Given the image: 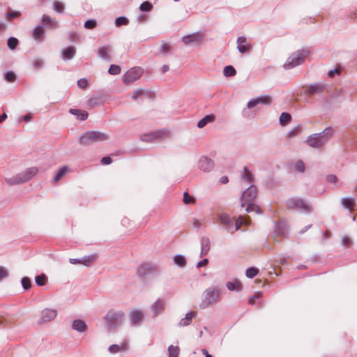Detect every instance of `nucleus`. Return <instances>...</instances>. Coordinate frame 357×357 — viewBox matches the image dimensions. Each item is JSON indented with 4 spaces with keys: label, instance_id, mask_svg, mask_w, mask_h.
I'll return each mask as SVG.
<instances>
[{
    "label": "nucleus",
    "instance_id": "obj_52",
    "mask_svg": "<svg viewBox=\"0 0 357 357\" xmlns=\"http://www.w3.org/2000/svg\"><path fill=\"white\" fill-rule=\"evenodd\" d=\"M16 75L13 71H8L4 74V79L9 82H13L15 80Z\"/></svg>",
    "mask_w": 357,
    "mask_h": 357
},
{
    "label": "nucleus",
    "instance_id": "obj_26",
    "mask_svg": "<svg viewBox=\"0 0 357 357\" xmlns=\"http://www.w3.org/2000/svg\"><path fill=\"white\" fill-rule=\"evenodd\" d=\"M226 287L229 291L237 292L241 291L243 288L241 282L238 280L227 282Z\"/></svg>",
    "mask_w": 357,
    "mask_h": 357
},
{
    "label": "nucleus",
    "instance_id": "obj_11",
    "mask_svg": "<svg viewBox=\"0 0 357 357\" xmlns=\"http://www.w3.org/2000/svg\"><path fill=\"white\" fill-rule=\"evenodd\" d=\"M158 273V268L156 265L151 263H144L138 266L137 274L139 277L143 278L149 274Z\"/></svg>",
    "mask_w": 357,
    "mask_h": 357
},
{
    "label": "nucleus",
    "instance_id": "obj_41",
    "mask_svg": "<svg viewBox=\"0 0 357 357\" xmlns=\"http://www.w3.org/2000/svg\"><path fill=\"white\" fill-rule=\"evenodd\" d=\"M53 9L58 13H62L65 9V6L62 2L56 1L53 3Z\"/></svg>",
    "mask_w": 357,
    "mask_h": 357
},
{
    "label": "nucleus",
    "instance_id": "obj_18",
    "mask_svg": "<svg viewBox=\"0 0 357 357\" xmlns=\"http://www.w3.org/2000/svg\"><path fill=\"white\" fill-rule=\"evenodd\" d=\"M167 133L164 130H158L152 133L146 134L141 137V139L144 142H151L153 140L162 139L165 138Z\"/></svg>",
    "mask_w": 357,
    "mask_h": 357
},
{
    "label": "nucleus",
    "instance_id": "obj_43",
    "mask_svg": "<svg viewBox=\"0 0 357 357\" xmlns=\"http://www.w3.org/2000/svg\"><path fill=\"white\" fill-rule=\"evenodd\" d=\"M139 9L143 12H149L153 9V5L149 1H144L140 4Z\"/></svg>",
    "mask_w": 357,
    "mask_h": 357
},
{
    "label": "nucleus",
    "instance_id": "obj_55",
    "mask_svg": "<svg viewBox=\"0 0 357 357\" xmlns=\"http://www.w3.org/2000/svg\"><path fill=\"white\" fill-rule=\"evenodd\" d=\"M9 277V272L8 269L2 266H0V282Z\"/></svg>",
    "mask_w": 357,
    "mask_h": 357
},
{
    "label": "nucleus",
    "instance_id": "obj_4",
    "mask_svg": "<svg viewBox=\"0 0 357 357\" xmlns=\"http://www.w3.org/2000/svg\"><path fill=\"white\" fill-rule=\"evenodd\" d=\"M37 167H30L24 172L10 178H6V181L10 185L26 183L33 178L38 173Z\"/></svg>",
    "mask_w": 357,
    "mask_h": 357
},
{
    "label": "nucleus",
    "instance_id": "obj_3",
    "mask_svg": "<svg viewBox=\"0 0 357 357\" xmlns=\"http://www.w3.org/2000/svg\"><path fill=\"white\" fill-rule=\"evenodd\" d=\"M108 138L106 133L100 131H86L80 135L79 142L81 145L87 146L106 141Z\"/></svg>",
    "mask_w": 357,
    "mask_h": 357
},
{
    "label": "nucleus",
    "instance_id": "obj_28",
    "mask_svg": "<svg viewBox=\"0 0 357 357\" xmlns=\"http://www.w3.org/2000/svg\"><path fill=\"white\" fill-rule=\"evenodd\" d=\"M215 119V116L214 114L206 115L198 121L197 127L199 128H202L205 127L208 123L213 122Z\"/></svg>",
    "mask_w": 357,
    "mask_h": 357
},
{
    "label": "nucleus",
    "instance_id": "obj_39",
    "mask_svg": "<svg viewBox=\"0 0 357 357\" xmlns=\"http://www.w3.org/2000/svg\"><path fill=\"white\" fill-rule=\"evenodd\" d=\"M95 259L96 256L94 255L84 256L81 258V264L88 266L95 260Z\"/></svg>",
    "mask_w": 357,
    "mask_h": 357
},
{
    "label": "nucleus",
    "instance_id": "obj_27",
    "mask_svg": "<svg viewBox=\"0 0 357 357\" xmlns=\"http://www.w3.org/2000/svg\"><path fill=\"white\" fill-rule=\"evenodd\" d=\"M195 315V312H194L193 311H190V312H188L185 314V317L181 319V321H179V323L178 324V326L182 327V326H187L190 325V323L192 322V318Z\"/></svg>",
    "mask_w": 357,
    "mask_h": 357
},
{
    "label": "nucleus",
    "instance_id": "obj_59",
    "mask_svg": "<svg viewBox=\"0 0 357 357\" xmlns=\"http://www.w3.org/2000/svg\"><path fill=\"white\" fill-rule=\"evenodd\" d=\"M88 85V80L85 78L79 79L77 81V86L81 89H85Z\"/></svg>",
    "mask_w": 357,
    "mask_h": 357
},
{
    "label": "nucleus",
    "instance_id": "obj_64",
    "mask_svg": "<svg viewBox=\"0 0 357 357\" xmlns=\"http://www.w3.org/2000/svg\"><path fill=\"white\" fill-rule=\"evenodd\" d=\"M327 181L330 183H335L337 181V178L335 175L331 174L328 176Z\"/></svg>",
    "mask_w": 357,
    "mask_h": 357
},
{
    "label": "nucleus",
    "instance_id": "obj_33",
    "mask_svg": "<svg viewBox=\"0 0 357 357\" xmlns=\"http://www.w3.org/2000/svg\"><path fill=\"white\" fill-rule=\"evenodd\" d=\"M147 96L148 93L145 90L142 89H137L132 92L131 97L133 100H137L142 98L144 96Z\"/></svg>",
    "mask_w": 357,
    "mask_h": 357
},
{
    "label": "nucleus",
    "instance_id": "obj_58",
    "mask_svg": "<svg viewBox=\"0 0 357 357\" xmlns=\"http://www.w3.org/2000/svg\"><path fill=\"white\" fill-rule=\"evenodd\" d=\"M33 66L35 69H40L43 67V61L39 59H35L33 61Z\"/></svg>",
    "mask_w": 357,
    "mask_h": 357
},
{
    "label": "nucleus",
    "instance_id": "obj_20",
    "mask_svg": "<svg viewBox=\"0 0 357 357\" xmlns=\"http://www.w3.org/2000/svg\"><path fill=\"white\" fill-rule=\"evenodd\" d=\"M129 344L127 341L122 342L120 344H114L108 347V351L111 354L126 352L128 350Z\"/></svg>",
    "mask_w": 357,
    "mask_h": 357
},
{
    "label": "nucleus",
    "instance_id": "obj_38",
    "mask_svg": "<svg viewBox=\"0 0 357 357\" xmlns=\"http://www.w3.org/2000/svg\"><path fill=\"white\" fill-rule=\"evenodd\" d=\"M236 74L235 68L232 66H227L224 68L223 75L225 77H233Z\"/></svg>",
    "mask_w": 357,
    "mask_h": 357
},
{
    "label": "nucleus",
    "instance_id": "obj_34",
    "mask_svg": "<svg viewBox=\"0 0 357 357\" xmlns=\"http://www.w3.org/2000/svg\"><path fill=\"white\" fill-rule=\"evenodd\" d=\"M173 260L174 264L181 268H184L186 266V259L182 255H175Z\"/></svg>",
    "mask_w": 357,
    "mask_h": 357
},
{
    "label": "nucleus",
    "instance_id": "obj_48",
    "mask_svg": "<svg viewBox=\"0 0 357 357\" xmlns=\"http://www.w3.org/2000/svg\"><path fill=\"white\" fill-rule=\"evenodd\" d=\"M21 283L24 290H29L31 287V280L28 277H24L21 280Z\"/></svg>",
    "mask_w": 357,
    "mask_h": 357
},
{
    "label": "nucleus",
    "instance_id": "obj_23",
    "mask_svg": "<svg viewBox=\"0 0 357 357\" xmlns=\"http://www.w3.org/2000/svg\"><path fill=\"white\" fill-rule=\"evenodd\" d=\"M324 85L320 83L312 84L307 87V93L314 95L316 93H321L324 91Z\"/></svg>",
    "mask_w": 357,
    "mask_h": 357
},
{
    "label": "nucleus",
    "instance_id": "obj_1",
    "mask_svg": "<svg viewBox=\"0 0 357 357\" xmlns=\"http://www.w3.org/2000/svg\"><path fill=\"white\" fill-rule=\"evenodd\" d=\"M333 131L331 127H327L321 132L310 135L305 142L310 147L320 149L328 142L333 136Z\"/></svg>",
    "mask_w": 357,
    "mask_h": 357
},
{
    "label": "nucleus",
    "instance_id": "obj_29",
    "mask_svg": "<svg viewBox=\"0 0 357 357\" xmlns=\"http://www.w3.org/2000/svg\"><path fill=\"white\" fill-rule=\"evenodd\" d=\"M243 224L248 225L250 224L249 218L243 219L242 216H239L236 220L235 222L233 223V233L240 229L241 225Z\"/></svg>",
    "mask_w": 357,
    "mask_h": 357
},
{
    "label": "nucleus",
    "instance_id": "obj_8",
    "mask_svg": "<svg viewBox=\"0 0 357 357\" xmlns=\"http://www.w3.org/2000/svg\"><path fill=\"white\" fill-rule=\"evenodd\" d=\"M272 98L270 96L264 95L250 100L247 103V109H243V114L245 116H249L247 109L257 108L259 105H268L272 103Z\"/></svg>",
    "mask_w": 357,
    "mask_h": 357
},
{
    "label": "nucleus",
    "instance_id": "obj_25",
    "mask_svg": "<svg viewBox=\"0 0 357 357\" xmlns=\"http://www.w3.org/2000/svg\"><path fill=\"white\" fill-rule=\"evenodd\" d=\"M41 20L45 25L48 26L50 29H55L59 26L58 22L55 19L52 18L48 15H43L42 16Z\"/></svg>",
    "mask_w": 357,
    "mask_h": 357
},
{
    "label": "nucleus",
    "instance_id": "obj_45",
    "mask_svg": "<svg viewBox=\"0 0 357 357\" xmlns=\"http://www.w3.org/2000/svg\"><path fill=\"white\" fill-rule=\"evenodd\" d=\"M47 277L44 274H40L36 277L35 281L37 285L44 286L46 283Z\"/></svg>",
    "mask_w": 357,
    "mask_h": 357
},
{
    "label": "nucleus",
    "instance_id": "obj_30",
    "mask_svg": "<svg viewBox=\"0 0 357 357\" xmlns=\"http://www.w3.org/2000/svg\"><path fill=\"white\" fill-rule=\"evenodd\" d=\"M340 203L343 208L351 210L355 205V200L353 197H343Z\"/></svg>",
    "mask_w": 357,
    "mask_h": 357
},
{
    "label": "nucleus",
    "instance_id": "obj_17",
    "mask_svg": "<svg viewBox=\"0 0 357 357\" xmlns=\"http://www.w3.org/2000/svg\"><path fill=\"white\" fill-rule=\"evenodd\" d=\"M237 49L241 54L249 52L252 49L251 43L245 36H239L236 40Z\"/></svg>",
    "mask_w": 357,
    "mask_h": 357
},
{
    "label": "nucleus",
    "instance_id": "obj_62",
    "mask_svg": "<svg viewBox=\"0 0 357 357\" xmlns=\"http://www.w3.org/2000/svg\"><path fill=\"white\" fill-rule=\"evenodd\" d=\"M275 229L276 232L280 236H284L286 234L284 228H282L280 225H276Z\"/></svg>",
    "mask_w": 357,
    "mask_h": 357
},
{
    "label": "nucleus",
    "instance_id": "obj_50",
    "mask_svg": "<svg viewBox=\"0 0 357 357\" xmlns=\"http://www.w3.org/2000/svg\"><path fill=\"white\" fill-rule=\"evenodd\" d=\"M258 273V269L254 267H250L246 270V277L248 278H253Z\"/></svg>",
    "mask_w": 357,
    "mask_h": 357
},
{
    "label": "nucleus",
    "instance_id": "obj_14",
    "mask_svg": "<svg viewBox=\"0 0 357 357\" xmlns=\"http://www.w3.org/2000/svg\"><path fill=\"white\" fill-rule=\"evenodd\" d=\"M204 35L201 33H194L188 36H184L182 37V42L185 45H195L197 46L199 45L202 40H203Z\"/></svg>",
    "mask_w": 357,
    "mask_h": 357
},
{
    "label": "nucleus",
    "instance_id": "obj_21",
    "mask_svg": "<svg viewBox=\"0 0 357 357\" xmlns=\"http://www.w3.org/2000/svg\"><path fill=\"white\" fill-rule=\"evenodd\" d=\"M112 47L110 45L100 46L98 49V56L105 61H111L112 56L111 53Z\"/></svg>",
    "mask_w": 357,
    "mask_h": 357
},
{
    "label": "nucleus",
    "instance_id": "obj_10",
    "mask_svg": "<svg viewBox=\"0 0 357 357\" xmlns=\"http://www.w3.org/2000/svg\"><path fill=\"white\" fill-rule=\"evenodd\" d=\"M142 73L143 70L141 68H132L124 74L123 81L125 84H129L139 79Z\"/></svg>",
    "mask_w": 357,
    "mask_h": 357
},
{
    "label": "nucleus",
    "instance_id": "obj_9",
    "mask_svg": "<svg viewBox=\"0 0 357 357\" xmlns=\"http://www.w3.org/2000/svg\"><path fill=\"white\" fill-rule=\"evenodd\" d=\"M257 194V187L250 185L245 191L243 192L241 197V207L245 206V204L254 202L255 198Z\"/></svg>",
    "mask_w": 357,
    "mask_h": 357
},
{
    "label": "nucleus",
    "instance_id": "obj_46",
    "mask_svg": "<svg viewBox=\"0 0 357 357\" xmlns=\"http://www.w3.org/2000/svg\"><path fill=\"white\" fill-rule=\"evenodd\" d=\"M18 45V40L14 37L8 39V47L10 50H15Z\"/></svg>",
    "mask_w": 357,
    "mask_h": 357
},
{
    "label": "nucleus",
    "instance_id": "obj_51",
    "mask_svg": "<svg viewBox=\"0 0 357 357\" xmlns=\"http://www.w3.org/2000/svg\"><path fill=\"white\" fill-rule=\"evenodd\" d=\"M183 202L185 204H194L195 202V200L187 192H185L183 193Z\"/></svg>",
    "mask_w": 357,
    "mask_h": 357
},
{
    "label": "nucleus",
    "instance_id": "obj_57",
    "mask_svg": "<svg viewBox=\"0 0 357 357\" xmlns=\"http://www.w3.org/2000/svg\"><path fill=\"white\" fill-rule=\"evenodd\" d=\"M351 243H352V241L350 237H349L347 236H344L342 238L341 244L343 246L349 248L351 245Z\"/></svg>",
    "mask_w": 357,
    "mask_h": 357
},
{
    "label": "nucleus",
    "instance_id": "obj_32",
    "mask_svg": "<svg viewBox=\"0 0 357 357\" xmlns=\"http://www.w3.org/2000/svg\"><path fill=\"white\" fill-rule=\"evenodd\" d=\"M70 113L76 115L77 116V119L84 121L87 119L88 117V113L85 111H82L77 109H70Z\"/></svg>",
    "mask_w": 357,
    "mask_h": 357
},
{
    "label": "nucleus",
    "instance_id": "obj_56",
    "mask_svg": "<svg viewBox=\"0 0 357 357\" xmlns=\"http://www.w3.org/2000/svg\"><path fill=\"white\" fill-rule=\"evenodd\" d=\"M97 25V22L95 20H88L84 23V27L86 29H92Z\"/></svg>",
    "mask_w": 357,
    "mask_h": 357
},
{
    "label": "nucleus",
    "instance_id": "obj_5",
    "mask_svg": "<svg viewBox=\"0 0 357 357\" xmlns=\"http://www.w3.org/2000/svg\"><path fill=\"white\" fill-rule=\"evenodd\" d=\"M124 313L121 310H109L104 317L107 327L114 329L120 326L124 320Z\"/></svg>",
    "mask_w": 357,
    "mask_h": 357
},
{
    "label": "nucleus",
    "instance_id": "obj_12",
    "mask_svg": "<svg viewBox=\"0 0 357 357\" xmlns=\"http://www.w3.org/2000/svg\"><path fill=\"white\" fill-rule=\"evenodd\" d=\"M197 166L200 171L207 173L214 169L215 162L211 158L202 155L199 159Z\"/></svg>",
    "mask_w": 357,
    "mask_h": 357
},
{
    "label": "nucleus",
    "instance_id": "obj_19",
    "mask_svg": "<svg viewBox=\"0 0 357 357\" xmlns=\"http://www.w3.org/2000/svg\"><path fill=\"white\" fill-rule=\"evenodd\" d=\"M166 301L162 299L158 298L150 307L153 313V317H155L160 314L165 308Z\"/></svg>",
    "mask_w": 357,
    "mask_h": 357
},
{
    "label": "nucleus",
    "instance_id": "obj_13",
    "mask_svg": "<svg viewBox=\"0 0 357 357\" xmlns=\"http://www.w3.org/2000/svg\"><path fill=\"white\" fill-rule=\"evenodd\" d=\"M57 316V310L54 308H45L41 311L40 317L38 321L39 324H43L54 320Z\"/></svg>",
    "mask_w": 357,
    "mask_h": 357
},
{
    "label": "nucleus",
    "instance_id": "obj_31",
    "mask_svg": "<svg viewBox=\"0 0 357 357\" xmlns=\"http://www.w3.org/2000/svg\"><path fill=\"white\" fill-rule=\"evenodd\" d=\"M43 33H44V31H43V26L38 25V26H36L33 29V33H32V36L36 40H43Z\"/></svg>",
    "mask_w": 357,
    "mask_h": 357
},
{
    "label": "nucleus",
    "instance_id": "obj_47",
    "mask_svg": "<svg viewBox=\"0 0 357 357\" xmlns=\"http://www.w3.org/2000/svg\"><path fill=\"white\" fill-rule=\"evenodd\" d=\"M294 169L298 172H304L305 169V163L302 160H297L294 164Z\"/></svg>",
    "mask_w": 357,
    "mask_h": 357
},
{
    "label": "nucleus",
    "instance_id": "obj_35",
    "mask_svg": "<svg viewBox=\"0 0 357 357\" xmlns=\"http://www.w3.org/2000/svg\"><path fill=\"white\" fill-rule=\"evenodd\" d=\"M247 213L255 212L256 213H260L261 210L259 207L255 204V202L245 204Z\"/></svg>",
    "mask_w": 357,
    "mask_h": 357
},
{
    "label": "nucleus",
    "instance_id": "obj_63",
    "mask_svg": "<svg viewBox=\"0 0 357 357\" xmlns=\"http://www.w3.org/2000/svg\"><path fill=\"white\" fill-rule=\"evenodd\" d=\"M112 162V160L110 157L109 156H107V157H103L102 159H101V163L102 165H109L111 164Z\"/></svg>",
    "mask_w": 357,
    "mask_h": 357
},
{
    "label": "nucleus",
    "instance_id": "obj_42",
    "mask_svg": "<svg viewBox=\"0 0 357 357\" xmlns=\"http://www.w3.org/2000/svg\"><path fill=\"white\" fill-rule=\"evenodd\" d=\"M291 117L289 113L282 112L280 116V123L283 126L290 121Z\"/></svg>",
    "mask_w": 357,
    "mask_h": 357
},
{
    "label": "nucleus",
    "instance_id": "obj_60",
    "mask_svg": "<svg viewBox=\"0 0 357 357\" xmlns=\"http://www.w3.org/2000/svg\"><path fill=\"white\" fill-rule=\"evenodd\" d=\"M170 49L169 45L167 43H162L160 45V51L163 54H166Z\"/></svg>",
    "mask_w": 357,
    "mask_h": 357
},
{
    "label": "nucleus",
    "instance_id": "obj_53",
    "mask_svg": "<svg viewBox=\"0 0 357 357\" xmlns=\"http://www.w3.org/2000/svg\"><path fill=\"white\" fill-rule=\"evenodd\" d=\"M201 248L209 251L210 240L207 237H203L201 241Z\"/></svg>",
    "mask_w": 357,
    "mask_h": 357
},
{
    "label": "nucleus",
    "instance_id": "obj_15",
    "mask_svg": "<svg viewBox=\"0 0 357 357\" xmlns=\"http://www.w3.org/2000/svg\"><path fill=\"white\" fill-rule=\"evenodd\" d=\"M218 220L224 228L229 233H233L234 218L226 213H221L218 215Z\"/></svg>",
    "mask_w": 357,
    "mask_h": 357
},
{
    "label": "nucleus",
    "instance_id": "obj_44",
    "mask_svg": "<svg viewBox=\"0 0 357 357\" xmlns=\"http://www.w3.org/2000/svg\"><path fill=\"white\" fill-rule=\"evenodd\" d=\"M68 167L66 166L62 167L59 172L56 173L54 178V182H57L61 179V178L67 172Z\"/></svg>",
    "mask_w": 357,
    "mask_h": 357
},
{
    "label": "nucleus",
    "instance_id": "obj_2",
    "mask_svg": "<svg viewBox=\"0 0 357 357\" xmlns=\"http://www.w3.org/2000/svg\"><path fill=\"white\" fill-rule=\"evenodd\" d=\"M220 301V289L218 287L207 288L202 294V301L199 304L202 309L215 305Z\"/></svg>",
    "mask_w": 357,
    "mask_h": 357
},
{
    "label": "nucleus",
    "instance_id": "obj_6",
    "mask_svg": "<svg viewBox=\"0 0 357 357\" xmlns=\"http://www.w3.org/2000/svg\"><path fill=\"white\" fill-rule=\"evenodd\" d=\"M307 54L308 52L303 50H297L293 52L284 63V68L289 70L301 65L304 62Z\"/></svg>",
    "mask_w": 357,
    "mask_h": 357
},
{
    "label": "nucleus",
    "instance_id": "obj_37",
    "mask_svg": "<svg viewBox=\"0 0 357 357\" xmlns=\"http://www.w3.org/2000/svg\"><path fill=\"white\" fill-rule=\"evenodd\" d=\"M242 178L247 183H252L253 176L252 173L250 172L247 167L243 168V174L242 175Z\"/></svg>",
    "mask_w": 357,
    "mask_h": 357
},
{
    "label": "nucleus",
    "instance_id": "obj_54",
    "mask_svg": "<svg viewBox=\"0 0 357 357\" xmlns=\"http://www.w3.org/2000/svg\"><path fill=\"white\" fill-rule=\"evenodd\" d=\"M301 132V128L298 126H296L290 130L288 132V137L293 138L297 136Z\"/></svg>",
    "mask_w": 357,
    "mask_h": 357
},
{
    "label": "nucleus",
    "instance_id": "obj_61",
    "mask_svg": "<svg viewBox=\"0 0 357 357\" xmlns=\"http://www.w3.org/2000/svg\"><path fill=\"white\" fill-rule=\"evenodd\" d=\"M261 297V293H257L250 298L248 303L250 305H254L255 303V300L259 299Z\"/></svg>",
    "mask_w": 357,
    "mask_h": 357
},
{
    "label": "nucleus",
    "instance_id": "obj_40",
    "mask_svg": "<svg viewBox=\"0 0 357 357\" xmlns=\"http://www.w3.org/2000/svg\"><path fill=\"white\" fill-rule=\"evenodd\" d=\"M129 23V20L127 17L123 16H120L116 18L114 24L115 26L119 27L121 25H128Z\"/></svg>",
    "mask_w": 357,
    "mask_h": 357
},
{
    "label": "nucleus",
    "instance_id": "obj_36",
    "mask_svg": "<svg viewBox=\"0 0 357 357\" xmlns=\"http://www.w3.org/2000/svg\"><path fill=\"white\" fill-rule=\"evenodd\" d=\"M180 349L178 346L170 345L168 347L169 357H178Z\"/></svg>",
    "mask_w": 357,
    "mask_h": 357
},
{
    "label": "nucleus",
    "instance_id": "obj_22",
    "mask_svg": "<svg viewBox=\"0 0 357 357\" xmlns=\"http://www.w3.org/2000/svg\"><path fill=\"white\" fill-rule=\"evenodd\" d=\"M61 59L63 61H70L74 58L76 54V48L73 46L68 47L61 50Z\"/></svg>",
    "mask_w": 357,
    "mask_h": 357
},
{
    "label": "nucleus",
    "instance_id": "obj_24",
    "mask_svg": "<svg viewBox=\"0 0 357 357\" xmlns=\"http://www.w3.org/2000/svg\"><path fill=\"white\" fill-rule=\"evenodd\" d=\"M72 328L79 333H84L86 331L87 326L83 320L75 319L72 324Z\"/></svg>",
    "mask_w": 357,
    "mask_h": 357
},
{
    "label": "nucleus",
    "instance_id": "obj_7",
    "mask_svg": "<svg viewBox=\"0 0 357 357\" xmlns=\"http://www.w3.org/2000/svg\"><path fill=\"white\" fill-rule=\"evenodd\" d=\"M286 206L288 209H300L305 213H311L313 210L308 203L301 198H290L287 199Z\"/></svg>",
    "mask_w": 357,
    "mask_h": 357
},
{
    "label": "nucleus",
    "instance_id": "obj_16",
    "mask_svg": "<svg viewBox=\"0 0 357 357\" xmlns=\"http://www.w3.org/2000/svg\"><path fill=\"white\" fill-rule=\"evenodd\" d=\"M129 319L133 326H137L143 321L144 313L138 309L132 310L129 313Z\"/></svg>",
    "mask_w": 357,
    "mask_h": 357
},
{
    "label": "nucleus",
    "instance_id": "obj_49",
    "mask_svg": "<svg viewBox=\"0 0 357 357\" xmlns=\"http://www.w3.org/2000/svg\"><path fill=\"white\" fill-rule=\"evenodd\" d=\"M108 73L113 75H119L121 73V67L119 66L112 64L110 66Z\"/></svg>",
    "mask_w": 357,
    "mask_h": 357
}]
</instances>
